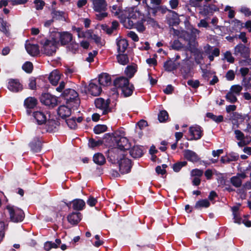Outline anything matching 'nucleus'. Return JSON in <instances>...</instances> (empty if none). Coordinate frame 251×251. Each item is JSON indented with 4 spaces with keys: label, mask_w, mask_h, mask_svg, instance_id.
Segmentation results:
<instances>
[{
    "label": "nucleus",
    "mask_w": 251,
    "mask_h": 251,
    "mask_svg": "<svg viewBox=\"0 0 251 251\" xmlns=\"http://www.w3.org/2000/svg\"><path fill=\"white\" fill-rule=\"evenodd\" d=\"M61 244V240L59 239H56L55 242L48 241L44 244V249L46 251H49L52 248H57Z\"/></svg>",
    "instance_id": "29"
},
{
    "label": "nucleus",
    "mask_w": 251,
    "mask_h": 251,
    "mask_svg": "<svg viewBox=\"0 0 251 251\" xmlns=\"http://www.w3.org/2000/svg\"><path fill=\"white\" fill-rule=\"evenodd\" d=\"M35 7L37 10H40L43 8L45 3L41 0H35L34 1Z\"/></svg>",
    "instance_id": "61"
},
{
    "label": "nucleus",
    "mask_w": 251,
    "mask_h": 251,
    "mask_svg": "<svg viewBox=\"0 0 251 251\" xmlns=\"http://www.w3.org/2000/svg\"><path fill=\"white\" fill-rule=\"evenodd\" d=\"M88 90L89 93L94 96L99 95L101 92V88L99 84L91 82L89 84Z\"/></svg>",
    "instance_id": "21"
},
{
    "label": "nucleus",
    "mask_w": 251,
    "mask_h": 251,
    "mask_svg": "<svg viewBox=\"0 0 251 251\" xmlns=\"http://www.w3.org/2000/svg\"><path fill=\"white\" fill-rule=\"evenodd\" d=\"M207 117L211 119L217 123H220L223 121V117L222 115L216 116L212 113H207Z\"/></svg>",
    "instance_id": "43"
},
{
    "label": "nucleus",
    "mask_w": 251,
    "mask_h": 251,
    "mask_svg": "<svg viewBox=\"0 0 251 251\" xmlns=\"http://www.w3.org/2000/svg\"><path fill=\"white\" fill-rule=\"evenodd\" d=\"M29 146L33 152L40 151L42 148V140L39 137H34L29 143Z\"/></svg>",
    "instance_id": "13"
},
{
    "label": "nucleus",
    "mask_w": 251,
    "mask_h": 251,
    "mask_svg": "<svg viewBox=\"0 0 251 251\" xmlns=\"http://www.w3.org/2000/svg\"><path fill=\"white\" fill-rule=\"evenodd\" d=\"M45 128L48 132H52L58 126V122L54 120H49L44 123Z\"/></svg>",
    "instance_id": "25"
},
{
    "label": "nucleus",
    "mask_w": 251,
    "mask_h": 251,
    "mask_svg": "<svg viewBox=\"0 0 251 251\" xmlns=\"http://www.w3.org/2000/svg\"><path fill=\"white\" fill-rule=\"evenodd\" d=\"M97 51L96 50L93 51V52H90L88 54V56L86 58V60L88 62H92L94 60V57L97 55Z\"/></svg>",
    "instance_id": "64"
},
{
    "label": "nucleus",
    "mask_w": 251,
    "mask_h": 251,
    "mask_svg": "<svg viewBox=\"0 0 251 251\" xmlns=\"http://www.w3.org/2000/svg\"><path fill=\"white\" fill-rule=\"evenodd\" d=\"M92 39L94 40L95 42L97 44V45L98 46L102 47L105 44L104 41L103 40H102L100 36L94 34L93 35Z\"/></svg>",
    "instance_id": "54"
},
{
    "label": "nucleus",
    "mask_w": 251,
    "mask_h": 251,
    "mask_svg": "<svg viewBox=\"0 0 251 251\" xmlns=\"http://www.w3.org/2000/svg\"><path fill=\"white\" fill-rule=\"evenodd\" d=\"M58 42L60 41L62 45H65L70 43L73 39L72 34L67 31L56 32L51 35Z\"/></svg>",
    "instance_id": "5"
},
{
    "label": "nucleus",
    "mask_w": 251,
    "mask_h": 251,
    "mask_svg": "<svg viewBox=\"0 0 251 251\" xmlns=\"http://www.w3.org/2000/svg\"><path fill=\"white\" fill-rule=\"evenodd\" d=\"M219 8L214 4H209L205 5L203 7V11L200 12L201 13L204 15H208L210 13H212L214 12L218 11Z\"/></svg>",
    "instance_id": "27"
},
{
    "label": "nucleus",
    "mask_w": 251,
    "mask_h": 251,
    "mask_svg": "<svg viewBox=\"0 0 251 251\" xmlns=\"http://www.w3.org/2000/svg\"><path fill=\"white\" fill-rule=\"evenodd\" d=\"M137 71L136 67L135 66H128L125 71V74L129 78L132 77Z\"/></svg>",
    "instance_id": "37"
},
{
    "label": "nucleus",
    "mask_w": 251,
    "mask_h": 251,
    "mask_svg": "<svg viewBox=\"0 0 251 251\" xmlns=\"http://www.w3.org/2000/svg\"><path fill=\"white\" fill-rule=\"evenodd\" d=\"M32 116L38 125L44 124L47 120L45 114L40 110L34 111Z\"/></svg>",
    "instance_id": "15"
},
{
    "label": "nucleus",
    "mask_w": 251,
    "mask_h": 251,
    "mask_svg": "<svg viewBox=\"0 0 251 251\" xmlns=\"http://www.w3.org/2000/svg\"><path fill=\"white\" fill-rule=\"evenodd\" d=\"M130 155L134 158H137L141 157L143 152L141 147L139 146H134L129 151Z\"/></svg>",
    "instance_id": "28"
},
{
    "label": "nucleus",
    "mask_w": 251,
    "mask_h": 251,
    "mask_svg": "<svg viewBox=\"0 0 251 251\" xmlns=\"http://www.w3.org/2000/svg\"><path fill=\"white\" fill-rule=\"evenodd\" d=\"M68 222L72 225L77 224L81 219V215L78 212H73L69 214L67 217Z\"/></svg>",
    "instance_id": "22"
},
{
    "label": "nucleus",
    "mask_w": 251,
    "mask_h": 251,
    "mask_svg": "<svg viewBox=\"0 0 251 251\" xmlns=\"http://www.w3.org/2000/svg\"><path fill=\"white\" fill-rule=\"evenodd\" d=\"M187 84L194 88H197L200 85V82L198 80H189L187 81Z\"/></svg>",
    "instance_id": "60"
},
{
    "label": "nucleus",
    "mask_w": 251,
    "mask_h": 251,
    "mask_svg": "<svg viewBox=\"0 0 251 251\" xmlns=\"http://www.w3.org/2000/svg\"><path fill=\"white\" fill-rule=\"evenodd\" d=\"M242 86L239 85H232L229 90L232 92L235 95L239 96L242 90Z\"/></svg>",
    "instance_id": "50"
},
{
    "label": "nucleus",
    "mask_w": 251,
    "mask_h": 251,
    "mask_svg": "<svg viewBox=\"0 0 251 251\" xmlns=\"http://www.w3.org/2000/svg\"><path fill=\"white\" fill-rule=\"evenodd\" d=\"M109 100H106L101 98H97L95 100V104L97 108L100 109L102 112V115L107 114L110 111L109 108Z\"/></svg>",
    "instance_id": "7"
},
{
    "label": "nucleus",
    "mask_w": 251,
    "mask_h": 251,
    "mask_svg": "<svg viewBox=\"0 0 251 251\" xmlns=\"http://www.w3.org/2000/svg\"><path fill=\"white\" fill-rule=\"evenodd\" d=\"M111 11L114 16L118 17L120 19H123L124 10L122 11L119 6L114 5L112 6Z\"/></svg>",
    "instance_id": "35"
},
{
    "label": "nucleus",
    "mask_w": 251,
    "mask_h": 251,
    "mask_svg": "<svg viewBox=\"0 0 251 251\" xmlns=\"http://www.w3.org/2000/svg\"><path fill=\"white\" fill-rule=\"evenodd\" d=\"M144 19L142 18L140 21L137 22L135 24V28L139 32H143L145 30V27L143 24Z\"/></svg>",
    "instance_id": "51"
},
{
    "label": "nucleus",
    "mask_w": 251,
    "mask_h": 251,
    "mask_svg": "<svg viewBox=\"0 0 251 251\" xmlns=\"http://www.w3.org/2000/svg\"><path fill=\"white\" fill-rule=\"evenodd\" d=\"M92 1L95 11L98 12L106 11L107 5L105 0H92Z\"/></svg>",
    "instance_id": "12"
},
{
    "label": "nucleus",
    "mask_w": 251,
    "mask_h": 251,
    "mask_svg": "<svg viewBox=\"0 0 251 251\" xmlns=\"http://www.w3.org/2000/svg\"><path fill=\"white\" fill-rule=\"evenodd\" d=\"M114 158L116 155H114ZM116 159L118 161L119 166V170L121 174H125L130 172L132 165L131 160L125 157L124 155L119 156L117 155Z\"/></svg>",
    "instance_id": "3"
},
{
    "label": "nucleus",
    "mask_w": 251,
    "mask_h": 251,
    "mask_svg": "<svg viewBox=\"0 0 251 251\" xmlns=\"http://www.w3.org/2000/svg\"><path fill=\"white\" fill-rule=\"evenodd\" d=\"M237 95L229 90L226 96V99L229 102L235 103L237 100Z\"/></svg>",
    "instance_id": "40"
},
{
    "label": "nucleus",
    "mask_w": 251,
    "mask_h": 251,
    "mask_svg": "<svg viewBox=\"0 0 251 251\" xmlns=\"http://www.w3.org/2000/svg\"><path fill=\"white\" fill-rule=\"evenodd\" d=\"M242 84L247 89H251V77L243 78Z\"/></svg>",
    "instance_id": "52"
},
{
    "label": "nucleus",
    "mask_w": 251,
    "mask_h": 251,
    "mask_svg": "<svg viewBox=\"0 0 251 251\" xmlns=\"http://www.w3.org/2000/svg\"><path fill=\"white\" fill-rule=\"evenodd\" d=\"M58 43V41L52 36L51 40H46L44 42H41L43 45L42 51L47 55H52L56 52Z\"/></svg>",
    "instance_id": "2"
},
{
    "label": "nucleus",
    "mask_w": 251,
    "mask_h": 251,
    "mask_svg": "<svg viewBox=\"0 0 251 251\" xmlns=\"http://www.w3.org/2000/svg\"><path fill=\"white\" fill-rule=\"evenodd\" d=\"M211 49L212 47L208 45H207L206 46L204 47L205 52L207 55H208V57L211 62L213 61L214 58V56L211 54Z\"/></svg>",
    "instance_id": "57"
},
{
    "label": "nucleus",
    "mask_w": 251,
    "mask_h": 251,
    "mask_svg": "<svg viewBox=\"0 0 251 251\" xmlns=\"http://www.w3.org/2000/svg\"><path fill=\"white\" fill-rule=\"evenodd\" d=\"M40 100L44 104L51 107L55 106L57 101L56 97L49 93L43 94L41 97Z\"/></svg>",
    "instance_id": "10"
},
{
    "label": "nucleus",
    "mask_w": 251,
    "mask_h": 251,
    "mask_svg": "<svg viewBox=\"0 0 251 251\" xmlns=\"http://www.w3.org/2000/svg\"><path fill=\"white\" fill-rule=\"evenodd\" d=\"M23 69L27 73H30L31 72L32 69H33V65L30 62H26L23 65Z\"/></svg>",
    "instance_id": "55"
},
{
    "label": "nucleus",
    "mask_w": 251,
    "mask_h": 251,
    "mask_svg": "<svg viewBox=\"0 0 251 251\" xmlns=\"http://www.w3.org/2000/svg\"><path fill=\"white\" fill-rule=\"evenodd\" d=\"M93 161L97 165H102L105 162V158L102 154L97 153L93 156Z\"/></svg>",
    "instance_id": "31"
},
{
    "label": "nucleus",
    "mask_w": 251,
    "mask_h": 251,
    "mask_svg": "<svg viewBox=\"0 0 251 251\" xmlns=\"http://www.w3.org/2000/svg\"><path fill=\"white\" fill-rule=\"evenodd\" d=\"M182 48L183 45L178 40H175L171 43V48L173 50H179Z\"/></svg>",
    "instance_id": "46"
},
{
    "label": "nucleus",
    "mask_w": 251,
    "mask_h": 251,
    "mask_svg": "<svg viewBox=\"0 0 251 251\" xmlns=\"http://www.w3.org/2000/svg\"><path fill=\"white\" fill-rule=\"evenodd\" d=\"M121 90L124 96L126 97H128L132 94L133 86L132 84H130L128 82V84L125 85L124 87L121 89Z\"/></svg>",
    "instance_id": "34"
},
{
    "label": "nucleus",
    "mask_w": 251,
    "mask_h": 251,
    "mask_svg": "<svg viewBox=\"0 0 251 251\" xmlns=\"http://www.w3.org/2000/svg\"><path fill=\"white\" fill-rule=\"evenodd\" d=\"M158 120L160 122H164L168 118V114L166 111H161L158 115Z\"/></svg>",
    "instance_id": "45"
},
{
    "label": "nucleus",
    "mask_w": 251,
    "mask_h": 251,
    "mask_svg": "<svg viewBox=\"0 0 251 251\" xmlns=\"http://www.w3.org/2000/svg\"><path fill=\"white\" fill-rule=\"evenodd\" d=\"M5 228L6 226L4 223L3 222H0V242L4 237Z\"/></svg>",
    "instance_id": "58"
},
{
    "label": "nucleus",
    "mask_w": 251,
    "mask_h": 251,
    "mask_svg": "<svg viewBox=\"0 0 251 251\" xmlns=\"http://www.w3.org/2000/svg\"><path fill=\"white\" fill-rule=\"evenodd\" d=\"M121 22L123 24L124 26L128 29H131L135 26L134 22L132 20V19L126 17H123V19H120Z\"/></svg>",
    "instance_id": "33"
},
{
    "label": "nucleus",
    "mask_w": 251,
    "mask_h": 251,
    "mask_svg": "<svg viewBox=\"0 0 251 251\" xmlns=\"http://www.w3.org/2000/svg\"><path fill=\"white\" fill-rule=\"evenodd\" d=\"M51 15L53 19L63 21H66L67 18V14L63 11H53Z\"/></svg>",
    "instance_id": "30"
},
{
    "label": "nucleus",
    "mask_w": 251,
    "mask_h": 251,
    "mask_svg": "<svg viewBox=\"0 0 251 251\" xmlns=\"http://www.w3.org/2000/svg\"><path fill=\"white\" fill-rule=\"evenodd\" d=\"M111 77L110 76L106 74H101L99 77V84L103 86H108L111 84Z\"/></svg>",
    "instance_id": "24"
},
{
    "label": "nucleus",
    "mask_w": 251,
    "mask_h": 251,
    "mask_svg": "<svg viewBox=\"0 0 251 251\" xmlns=\"http://www.w3.org/2000/svg\"><path fill=\"white\" fill-rule=\"evenodd\" d=\"M129 80L125 77H120L114 81V85L116 88L122 89L126 85L128 84Z\"/></svg>",
    "instance_id": "26"
},
{
    "label": "nucleus",
    "mask_w": 251,
    "mask_h": 251,
    "mask_svg": "<svg viewBox=\"0 0 251 251\" xmlns=\"http://www.w3.org/2000/svg\"><path fill=\"white\" fill-rule=\"evenodd\" d=\"M71 204H72L73 208L75 210H81L85 205V202L81 199H75L67 205L69 207Z\"/></svg>",
    "instance_id": "19"
},
{
    "label": "nucleus",
    "mask_w": 251,
    "mask_h": 251,
    "mask_svg": "<svg viewBox=\"0 0 251 251\" xmlns=\"http://www.w3.org/2000/svg\"><path fill=\"white\" fill-rule=\"evenodd\" d=\"M8 89L12 92H17L23 89L22 85L17 79H10L8 84Z\"/></svg>",
    "instance_id": "14"
},
{
    "label": "nucleus",
    "mask_w": 251,
    "mask_h": 251,
    "mask_svg": "<svg viewBox=\"0 0 251 251\" xmlns=\"http://www.w3.org/2000/svg\"><path fill=\"white\" fill-rule=\"evenodd\" d=\"M62 95L67 103L73 101L76 104H78L79 103L78 93L74 89H66L63 92Z\"/></svg>",
    "instance_id": "6"
},
{
    "label": "nucleus",
    "mask_w": 251,
    "mask_h": 251,
    "mask_svg": "<svg viewBox=\"0 0 251 251\" xmlns=\"http://www.w3.org/2000/svg\"><path fill=\"white\" fill-rule=\"evenodd\" d=\"M67 124L68 126L71 129H75L76 127V122L75 121V119L74 118H72L66 120V121Z\"/></svg>",
    "instance_id": "53"
},
{
    "label": "nucleus",
    "mask_w": 251,
    "mask_h": 251,
    "mask_svg": "<svg viewBox=\"0 0 251 251\" xmlns=\"http://www.w3.org/2000/svg\"><path fill=\"white\" fill-rule=\"evenodd\" d=\"M101 144L102 142L101 141H95L93 139H91L89 141V146L92 148L101 145Z\"/></svg>",
    "instance_id": "62"
},
{
    "label": "nucleus",
    "mask_w": 251,
    "mask_h": 251,
    "mask_svg": "<svg viewBox=\"0 0 251 251\" xmlns=\"http://www.w3.org/2000/svg\"><path fill=\"white\" fill-rule=\"evenodd\" d=\"M164 67L166 71L171 72L176 69L177 66L176 63L172 61L169 60L164 63Z\"/></svg>",
    "instance_id": "36"
},
{
    "label": "nucleus",
    "mask_w": 251,
    "mask_h": 251,
    "mask_svg": "<svg viewBox=\"0 0 251 251\" xmlns=\"http://www.w3.org/2000/svg\"><path fill=\"white\" fill-rule=\"evenodd\" d=\"M37 100L33 97H29L25 100V105L28 109L33 108L37 104Z\"/></svg>",
    "instance_id": "32"
},
{
    "label": "nucleus",
    "mask_w": 251,
    "mask_h": 251,
    "mask_svg": "<svg viewBox=\"0 0 251 251\" xmlns=\"http://www.w3.org/2000/svg\"><path fill=\"white\" fill-rule=\"evenodd\" d=\"M183 155L185 159L191 162H195L199 160V156L197 153L189 150H185Z\"/></svg>",
    "instance_id": "18"
},
{
    "label": "nucleus",
    "mask_w": 251,
    "mask_h": 251,
    "mask_svg": "<svg viewBox=\"0 0 251 251\" xmlns=\"http://www.w3.org/2000/svg\"><path fill=\"white\" fill-rule=\"evenodd\" d=\"M117 57L118 62L122 65L126 64L128 61V58L125 54H119Z\"/></svg>",
    "instance_id": "47"
},
{
    "label": "nucleus",
    "mask_w": 251,
    "mask_h": 251,
    "mask_svg": "<svg viewBox=\"0 0 251 251\" xmlns=\"http://www.w3.org/2000/svg\"><path fill=\"white\" fill-rule=\"evenodd\" d=\"M7 209L9 211L10 219L12 222L17 223L23 220L25 215L21 209L10 206H7Z\"/></svg>",
    "instance_id": "4"
},
{
    "label": "nucleus",
    "mask_w": 251,
    "mask_h": 251,
    "mask_svg": "<svg viewBox=\"0 0 251 251\" xmlns=\"http://www.w3.org/2000/svg\"><path fill=\"white\" fill-rule=\"evenodd\" d=\"M144 21H146L147 24L152 27L158 26L157 22L154 19L151 17H147L146 19H144Z\"/></svg>",
    "instance_id": "56"
},
{
    "label": "nucleus",
    "mask_w": 251,
    "mask_h": 251,
    "mask_svg": "<svg viewBox=\"0 0 251 251\" xmlns=\"http://www.w3.org/2000/svg\"><path fill=\"white\" fill-rule=\"evenodd\" d=\"M61 77V74L57 70L52 71L49 77L50 83L53 85H56Z\"/></svg>",
    "instance_id": "17"
},
{
    "label": "nucleus",
    "mask_w": 251,
    "mask_h": 251,
    "mask_svg": "<svg viewBox=\"0 0 251 251\" xmlns=\"http://www.w3.org/2000/svg\"><path fill=\"white\" fill-rule=\"evenodd\" d=\"M57 113L60 117L65 119L71 115V110L65 105H61L58 108Z\"/></svg>",
    "instance_id": "20"
},
{
    "label": "nucleus",
    "mask_w": 251,
    "mask_h": 251,
    "mask_svg": "<svg viewBox=\"0 0 251 251\" xmlns=\"http://www.w3.org/2000/svg\"><path fill=\"white\" fill-rule=\"evenodd\" d=\"M209 202L207 200H202L198 201L196 204V207H207L209 206Z\"/></svg>",
    "instance_id": "49"
},
{
    "label": "nucleus",
    "mask_w": 251,
    "mask_h": 251,
    "mask_svg": "<svg viewBox=\"0 0 251 251\" xmlns=\"http://www.w3.org/2000/svg\"><path fill=\"white\" fill-rule=\"evenodd\" d=\"M235 137L238 140L242 141L244 139V134L239 130H235L234 131Z\"/></svg>",
    "instance_id": "63"
},
{
    "label": "nucleus",
    "mask_w": 251,
    "mask_h": 251,
    "mask_svg": "<svg viewBox=\"0 0 251 251\" xmlns=\"http://www.w3.org/2000/svg\"><path fill=\"white\" fill-rule=\"evenodd\" d=\"M186 164L187 162L186 161L178 162L173 165V169L175 172H178L180 170L182 167L186 166Z\"/></svg>",
    "instance_id": "44"
},
{
    "label": "nucleus",
    "mask_w": 251,
    "mask_h": 251,
    "mask_svg": "<svg viewBox=\"0 0 251 251\" xmlns=\"http://www.w3.org/2000/svg\"><path fill=\"white\" fill-rule=\"evenodd\" d=\"M25 47L27 52L31 56H36L39 53V47L36 44H31L26 42Z\"/></svg>",
    "instance_id": "16"
},
{
    "label": "nucleus",
    "mask_w": 251,
    "mask_h": 251,
    "mask_svg": "<svg viewBox=\"0 0 251 251\" xmlns=\"http://www.w3.org/2000/svg\"><path fill=\"white\" fill-rule=\"evenodd\" d=\"M123 17H126L136 20L140 18L142 16V13L137 9L136 7H131L126 8L123 12Z\"/></svg>",
    "instance_id": "8"
},
{
    "label": "nucleus",
    "mask_w": 251,
    "mask_h": 251,
    "mask_svg": "<svg viewBox=\"0 0 251 251\" xmlns=\"http://www.w3.org/2000/svg\"><path fill=\"white\" fill-rule=\"evenodd\" d=\"M234 54L236 56L239 55L243 58H248L250 54V49L243 44H239L234 49Z\"/></svg>",
    "instance_id": "9"
},
{
    "label": "nucleus",
    "mask_w": 251,
    "mask_h": 251,
    "mask_svg": "<svg viewBox=\"0 0 251 251\" xmlns=\"http://www.w3.org/2000/svg\"><path fill=\"white\" fill-rule=\"evenodd\" d=\"M190 135L191 136V140H199L200 139L202 135V131L201 127L198 125H195L189 127V130Z\"/></svg>",
    "instance_id": "11"
},
{
    "label": "nucleus",
    "mask_w": 251,
    "mask_h": 251,
    "mask_svg": "<svg viewBox=\"0 0 251 251\" xmlns=\"http://www.w3.org/2000/svg\"><path fill=\"white\" fill-rule=\"evenodd\" d=\"M117 50L119 53H123L125 51L128 46L126 40L118 38L116 40Z\"/></svg>",
    "instance_id": "23"
},
{
    "label": "nucleus",
    "mask_w": 251,
    "mask_h": 251,
    "mask_svg": "<svg viewBox=\"0 0 251 251\" xmlns=\"http://www.w3.org/2000/svg\"><path fill=\"white\" fill-rule=\"evenodd\" d=\"M230 183L235 187H240L242 183L241 179L238 176H233L230 179Z\"/></svg>",
    "instance_id": "38"
},
{
    "label": "nucleus",
    "mask_w": 251,
    "mask_h": 251,
    "mask_svg": "<svg viewBox=\"0 0 251 251\" xmlns=\"http://www.w3.org/2000/svg\"><path fill=\"white\" fill-rule=\"evenodd\" d=\"M223 59L226 60L228 62L230 63H233L235 60L231 52L229 51H226L224 53Z\"/></svg>",
    "instance_id": "48"
},
{
    "label": "nucleus",
    "mask_w": 251,
    "mask_h": 251,
    "mask_svg": "<svg viewBox=\"0 0 251 251\" xmlns=\"http://www.w3.org/2000/svg\"><path fill=\"white\" fill-rule=\"evenodd\" d=\"M115 142L117 146V149L115 148L113 151H110L109 153L111 156H113L112 153L117 152V155L121 156L124 155L123 151L129 150L130 145L128 142V140L125 137H115Z\"/></svg>",
    "instance_id": "1"
},
{
    "label": "nucleus",
    "mask_w": 251,
    "mask_h": 251,
    "mask_svg": "<svg viewBox=\"0 0 251 251\" xmlns=\"http://www.w3.org/2000/svg\"><path fill=\"white\" fill-rule=\"evenodd\" d=\"M171 12L172 13V17L169 20L170 23L173 25H178L180 22V19L178 14L175 11H171Z\"/></svg>",
    "instance_id": "39"
},
{
    "label": "nucleus",
    "mask_w": 251,
    "mask_h": 251,
    "mask_svg": "<svg viewBox=\"0 0 251 251\" xmlns=\"http://www.w3.org/2000/svg\"><path fill=\"white\" fill-rule=\"evenodd\" d=\"M0 20H1V31L6 35H9L10 25L3 19L0 18Z\"/></svg>",
    "instance_id": "42"
},
{
    "label": "nucleus",
    "mask_w": 251,
    "mask_h": 251,
    "mask_svg": "<svg viewBox=\"0 0 251 251\" xmlns=\"http://www.w3.org/2000/svg\"><path fill=\"white\" fill-rule=\"evenodd\" d=\"M107 126L104 125H98L94 128V132L97 134H99L106 131Z\"/></svg>",
    "instance_id": "41"
},
{
    "label": "nucleus",
    "mask_w": 251,
    "mask_h": 251,
    "mask_svg": "<svg viewBox=\"0 0 251 251\" xmlns=\"http://www.w3.org/2000/svg\"><path fill=\"white\" fill-rule=\"evenodd\" d=\"M226 79L228 81H231L233 80L235 78L234 72L232 70L228 71L226 75Z\"/></svg>",
    "instance_id": "59"
}]
</instances>
